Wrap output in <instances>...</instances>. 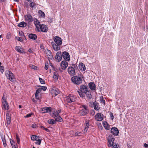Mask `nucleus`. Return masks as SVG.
I'll return each instance as SVG.
<instances>
[{
  "mask_svg": "<svg viewBox=\"0 0 148 148\" xmlns=\"http://www.w3.org/2000/svg\"><path fill=\"white\" fill-rule=\"evenodd\" d=\"M77 97L73 95H69L64 98V100L66 103H71L75 101Z\"/></svg>",
  "mask_w": 148,
  "mask_h": 148,
  "instance_id": "obj_1",
  "label": "nucleus"
},
{
  "mask_svg": "<svg viewBox=\"0 0 148 148\" xmlns=\"http://www.w3.org/2000/svg\"><path fill=\"white\" fill-rule=\"evenodd\" d=\"M72 82L75 84L79 85L82 83V79L79 77L75 76L71 78Z\"/></svg>",
  "mask_w": 148,
  "mask_h": 148,
  "instance_id": "obj_2",
  "label": "nucleus"
},
{
  "mask_svg": "<svg viewBox=\"0 0 148 148\" xmlns=\"http://www.w3.org/2000/svg\"><path fill=\"white\" fill-rule=\"evenodd\" d=\"M73 67H69L68 69V72L69 74L71 76H73L75 74V69L74 68H77V66L75 64H73Z\"/></svg>",
  "mask_w": 148,
  "mask_h": 148,
  "instance_id": "obj_3",
  "label": "nucleus"
},
{
  "mask_svg": "<svg viewBox=\"0 0 148 148\" xmlns=\"http://www.w3.org/2000/svg\"><path fill=\"white\" fill-rule=\"evenodd\" d=\"M2 103L5 110H8L9 109V106L8 103L7 102L6 98L4 97V96L2 98Z\"/></svg>",
  "mask_w": 148,
  "mask_h": 148,
  "instance_id": "obj_4",
  "label": "nucleus"
},
{
  "mask_svg": "<svg viewBox=\"0 0 148 148\" xmlns=\"http://www.w3.org/2000/svg\"><path fill=\"white\" fill-rule=\"evenodd\" d=\"M6 75L9 79L11 82L14 81V76L13 73L10 71H7L6 73Z\"/></svg>",
  "mask_w": 148,
  "mask_h": 148,
  "instance_id": "obj_5",
  "label": "nucleus"
},
{
  "mask_svg": "<svg viewBox=\"0 0 148 148\" xmlns=\"http://www.w3.org/2000/svg\"><path fill=\"white\" fill-rule=\"evenodd\" d=\"M80 108H82L80 111V113L82 115L85 116L87 114L88 112V110L87 109L86 106L83 105Z\"/></svg>",
  "mask_w": 148,
  "mask_h": 148,
  "instance_id": "obj_6",
  "label": "nucleus"
},
{
  "mask_svg": "<svg viewBox=\"0 0 148 148\" xmlns=\"http://www.w3.org/2000/svg\"><path fill=\"white\" fill-rule=\"evenodd\" d=\"M44 52L46 55V56L49 60L50 59L52 60L53 59L52 53L50 50L48 49H45Z\"/></svg>",
  "mask_w": 148,
  "mask_h": 148,
  "instance_id": "obj_7",
  "label": "nucleus"
},
{
  "mask_svg": "<svg viewBox=\"0 0 148 148\" xmlns=\"http://www.w3.org/2000/svg\"><path fill=\"white\" fill-rule=\"evenodd\" d=\"M47 29L48 28L46 25L42 24L40 25L37 29L38 32L41 31L44 32H46L47 31Z\"/></svg>",
  "mask_w": 148,
  "mask_h": 148,
  "instance_id": "obj_8",
  "label": "nucleus"
},
{
  "mask_svg": "<svg viewBox=\"0 0 148 148\" xmlns=\"http://www.w3.org/2000/svg\"><path fill=\"white\" fill-rule=\"evenodd\" d=\"M24 18L25 21L28 23H31L33 21V17L30 14H27L24 16Z\"/></svg>",
  "mask_w": 148,
  "mask_h": 148,
  "instance_id": "obj_9",
  "label": "nucleus"
},
{
  "mask_svg": "<svg viewBox=\"0 0 148 148\" xmlns=\"http://www.w3.org/2000/svg\"><path fill=\"white\" fill-rule=\"evenodd\" d=\"M108 139L109 143L108 146L109 147L112 146L114 140V138L112 135H110L108 137Z\"/></svg>",
  "mask_w": 148,
  "mask_h": 148,
  "instance_id": "obj_10",
  "label": "nucleus"
},
{
  "mask_svg": "<svg viewBox=\"0 0 148 148\" xmlns=\"http://www.w3.org/2000/svg\"><path fill=\"white\" fill-rule=\"evenodd\" d=\"M53 39L55 43L57 45H61L62 44V40L61 38L58 36H55L53 37Z\"/></svg>",
  "mask_w": 148,
  "mask_h": 148,
  "instance_id": "obj_11",
  "label": "nucleus"
},
{
  "mask_svg": "<svg viewBox=\"0 0 148 148\" xmlns=\"http://www.w3.org/2000/svg\"><path fill=\"white\" fill-rule=\"evenodd\" d=\"M51 92L53 96L55 97L59 93V91L58 89L55 87H53L51 90Z\"/></svg>",
  "mask_w": 148,
  "mask_h": 148,
  "instance_id": "obj_12",
  "label": "nucleus"
},
{
  "mask_svg": "<svg viewBox=\"0 0 148 148\" xmlns=\"http://www.w3.org/2000/svg\"><path fill=\"white\" fill-rule=\"evenodd\" d=\"M62 57V52L60 51L56 53L55 58L57 61L59 62L61 60Z\"/></svg>",
  "mask_w": 148,
  "mask_h": 148,
  "instance_id": "obj_13",
  "label": "nucleus"
},
{
  "mask_svg": "<svg viewBox=\"0 0 148 148\" xmlns=\"http://www.w3.org/2000/svg\"><path fill=\"white\" fill-rule=\"evenodd\" d=\"M96 120L98 121H101L103 119V115L101 113H97L95 116Z\"/></svg>",
  "mask_w": 148,
  "mask_h": 148,
  "instance_id": "obj_14",
  "label": "nucleus"
},
{
  "mask_svg": "<svg viewBox=\"0 0 148 148\" xmlns=\"http://www.w3.org/2000/svg\"><path fill=\"white\" fill-rule=\"evenodd\" d=\"M62 54L63 57L66 61H69L70 60V55L68 52L64 51Z\"/></svg>",
  "mask_w": 148,
  "mask_h": 148,
  "instance_id": "obj_15",
  "label": "nucleus"
},
{
  "mask_svg": "<svg viewBox=\"0 0 148 148\" xmlns=\"http://www.w3.org/2000/svg\"><path fill=\"white\" fill-rule=\"evenodd\" d=\"M111 133L114 136H117L119 133L118 129L115 127H112L111 130Z\"/></svg>",
  "mask_w": 148,
  "mask_h": 148,
  "instance_id": "obj_16",
  "label": "nucleus"
},
{
  "mask_svg": "<svg viewBox=\"0 0 148 148\" xmlns=\"http://www.w3.org/2000/svg\"><path fill=\"white\" fill-rule=\"evenodd\" d=\"M51 44L52 45L53 49L55 51H58L60 49V45H57L54 42H51Z\"/></svg>",
  "mask_w": 148,
  "mask_h": 148,
  "instance_id": "obj_17",
  "label": "nucleus"
},
{
  "mask_svg": "<svg viewBox=\"0 0 148 148\" xmlns=\"http://www.w3.org/2000/svg\"><path fill=\"white\" fill-rule=\"evenodd\" d=\"M80 91L84 93L86 92H87L88 91V88L87 87L84 85H82L80 86Z\"/></svg>",
  "mask_w": 148,
  "mask_h": 148,
  "instance_id": "obj_18",
  "label": "nucleus"
},
{
  "mask_svg": "<svg viewBox=\"0 0 148 148\" xmlns=\"http://www.w3.org/2000/svg\"><path fill=\"white\" fill-rule=\"evenodd\" d=\"M68 63L65 61H62L61 63V66L63 70H65L68 66Z\"/></svg>",
  "mask_w": 148,
  "mask_h": 148,
  "instance_id": "obj_19",
  "label": "nucleus"
},
{
  "mask_svg": "<svg viewBox=\"0 0 148 148\" xmlns=\"http://www.w3.org/2000/svg\"><path fill=\"white\" fill-rule=\"evenodd\" d=\"M42 113L49 112L51 111V108L50 107H44L41 108Z\"/></svg>",
  "mask_w": 148,
  "mask_h": 148,
  "instance_id": "obj_20",
  "label": "nucleus"
},
{
  "mask_svg": "<svg viewBox=\"0 0 148 148\" xmlns=\"http://www.w3.org/2000/svg\"><path fill=\"white\" fill-rule=\"evenodd\" d=\"M34 21V23L35 25L36 26L37 29L38 28V27L40 26V23L39 21L36 18H34L33 19Z\"/></svg>",
  "mask_w": 148,
  "mask_h": 148,
  "instance_id": "obj_21",
  "label": "nucleus"
},
{
  "mask_svg": "<svg viewBox=\"0 0 148 148\" xmlns=\"http://www.w3.org/2000/svg\"><path fill=\"white\" fill-rule=\"evenodd\" d=\"M92 104L94 109L96 110H99L100 107H99V103L96 101L94 102Z\"/></svg>",
  "mask_w": 148,
  "mask_h": 148,
  "instance_id": "obj_22",
  "label": "nucleus"
},
{
  "mask_svg": "<svg viewBox=\"0 0 148 148\" xmlns=\"http://www.w3.org/2000/svg\"><path fill=\"white\" fill-rule=\"evenodd\" d=\"M15 49L16 51L19 53H23L25 52L24 50L23 49V48L21 47L20 46H16L15 47Z\"/></svg>",
  "mask_w": 148,
  "mask_h": 148,
  "instance_id": "obj_23",
  "label": "nucleus"
},
{
  "mask_svg": "<svg viewBox=\"0 0 148 148\" xmlns=\"http://www.w3.org/2000/svg\"><path fill=\"white\" fill-rule=\"evenodd\" d=\"M6 119L8 124H9L11 122L10 114L9 113H7L6 114Z\"/></svg>",
  "mask_w": 148,
  "mask_h": 148,
  "instance_id": "obj_24",
  "label": "nucleus"
},
{
  "mask_svg": "<svg viewBox=\"0 0 148 148\" xmlns=\"http://www.w3.org/2000/svg\"><path fill=\"white\" fill-rule=\"evenodd\" d=\"M89 87L91 90H95V85L93 82H90L88 84Z\"/></svg>",
  "mask_w": 148,
  "mask_h": 148,
  "instance_id": "obj_25",
  "label": "nucleus"
},
{
  "mask_svg": "<svg viewBox=\"0 0 148 148\" xmlns=\"http://www.w3.org/2000/svg\"><path fill=\"white\" fill-rule=\"evenodd\" d=\"M31 39L35 40H36L37 37L36 35L35 34H30L28 36Z\"/></svg>",
  "mask_w": 148,
  "mask_h": 148,
  "instance_id": "obj_26",
  "label": "nucleus"
},
{
  "mask_svg": "<svg viewBox=\"0 0 148 148\" xmlns=\"http://www.w3.org/2000/svg\"><path fill=\"white\" fill-rule=\"evenodd\" d=\"M27 23L24 21L20 22L18 24V26L19 27H24L27 26Z\"/></svg>",
  "mask_w": 148,
  "mask_h": 148,
  "instance_id": "obj_27",
  "label": "nucleus"
},
{
  "mask_svg": "<svg viewBox=\"0 0 148 148\" xmlns=\"http://www.w3.org/2000/svg\"><path fill=\"white\" fill-rule=\"evenodd\" d=\"M79 69L81 71H84L86 69V67L84 64L82 63L79 64Z\"/></svg>",
  "mask_w": 148,
  "mask_h": 148,
  "instance_id": "obj_28",
  "label": "nucleus"
},
{
  "mask_svg": "<svg viewBox=\"0 0 148 148\" xmlns=\"http://www.w3.org/2000/svg\"><path fill=\"white\" fill-rule=\"evenodd\" d=\"M85 94H86V97L88 99H91L92 98V95L91 94V92L88 90L85 93Z\"/></svg>",
  "mask_w": 148,
  "mask_h": 148,
  "instance_id": "obj_29",
  "label": "nucleus"
},
{
  "mask_svg": "<svg viewBox=\"0 0 148 148\" xmlns=\"http://www.w3.org/2000/svg\"><path fill=\"white\" fill-rule=\"evenodd\" d=\"M89 123H88V122L86 123V125H85V127L84 130V133H85V132H87L88 130V129L89 128Z\"/></svg>",
  "mask_w": 148,
  "mask_h": 148,
  "instance_id": "obj_30",
  "label": "nucleus"
},
{
  "mask_svg": "<svg viewBox=\"0 0 148 148\" xmlns=\"http://www.w3.org/2000/svg\"><path fill=\"white\" fill-rule=\"evenodd\" d=\"M47 122L51 124H54L56 123V122L53 119H49L48 120Z\"/></svg>",
  "mask_w": 148,
  "mask_h": 148,
  "instance_id": "obj_31",
  "label": "nucleus"
},
{
  "mask_svg": "<svg viewBox=\"0 0 148 148\" xmlns=\"http://www.w3.org/2000/svg\"><path fill=\"white\" fill-rule=\"evenodd\" d=\"M54 118L56 122H62V118L60 116L57 117H55Z\"/></svg>",
  "mask_w": 148,
  "mask_h": 148,
  "instance_id": "obj_32",
  "label": "nucleus"
},
{
  "mask_svg": "<svg viewBox=\"0 0 148 148\" xmlns=\"http://www.w3.org/2000/svg\"><path fill=\"white\" fill-rule=\"evenodd\" d=\"M31 139L32 140H36L38 139L39 138V136H37L32 135L31 136Z\"/></svg>",
  "mask_w": 148,
  "mask_h": 148,
  "instance_id": "obj_33",
  "label": "nucleus"
},
{
  "mask_svg": "<svg viewBox=\"0 0 148 148\" xmlns=\"http://www.w3.org/2000/svg\"><path fill=\"white\" fill-rule=\"evenodd\" d=\"M58 73L57 72H55L53 73V78L55 79H58Z\"/></svg>",
  "mask_w": 148,
  "mask_h": 148,
  "instance_id": "obj_34",
  "label": "nucleus"
},
{
  "mask_svg": "<svg viewBox=\"0 0 148 148\" xmlns=\"http://www.w3.org/2000/svg\"><path fill=\"white\" fill-rule=\"evenodd\" d=\"M39 13L41 17L43 18H45V14L44 12L41 10H39Z\"/></svg>",
  "mask_w": 148,
  "mask_h": 148,
  "instance_id": "obj_35",
  "label": "nucleus"
},
{
  "mask_svg": "<svg viewBox=\"0 0 148 148\" xmlns=\"http://www.w3.org/2000/svg\"><path fill=\"white\" fill-rule=\"evenodd\" d=\"M103 125L104 127L107 130H109V125L106 122H104L103 123Z\"/></svg>",
  "mask_w": 148,
  "mask_h": 148,
  "instance_id": "obj_36",
  "label": "nucleus"
},
{
  "mask_svg": "<svg viewBox=\"0 0 148 148\" xmlns=\"http://www.w3.org/2000/svg\"><path fill=\"white\" fill-rule=\"evenodd\" d=\"M77 92L80 97H85V93H84L80 91H79V90L77 91Z\"/></svg>",
  "mask_w": 148,
  "mask_h": 148,
  "instance_id": "obj_37",
  "label": "nucleus"
},
{
  "mask_svg": "<svg viewBox=\"0 0 148 148\" xmlns=\"http://www.w3.org/2000/svg\"><path fill=\"white\" fill-rule=\"evenodd\" d=\"M30 2L29 4V6L32 8H33L36 5V3L34 2Z\"/></svg>",
  "mask_w": 148,
  "mask_h": 148,
  "instance_id": "obj_38",
  "label": "nucleus"
},
{
  "mask_svg": "<svg viewBox=\"0 0 148 148\" xmlns=\"http://www.w3.org/2000/svg\"><path fill=\"white\" fill-rule=\"evenodd\" d=\"M36 141L35 142V143L36 144H37L39 145H40L41 142V140L38 139V140H36Z\"/></svg>",
  "mask_w": 148,
  "mask_h": 148,
  "instance_id": "obj_39",
  "label": "nucleus"
},
{
  "mask_svg": "<svg viewBox=\"0 0 148 148\" xmlns=\"http://www.w3.org/2000/svg\"><path fill=\"white\" fill-rule=\"evenodd\" d=\"M39 80L40 81V83L42 84H45V81L42 78L39 77Z\"/></svg>",
  "mask_w": 148,
  "mask_h": 148,
  "instance_id": "obj_40",
  "label": "nucleus"
},
{
  "mask_svg": "<svg viewBox=\"0 0 148 148\" xmlns=\"http://www.w3.org/2000/svg\"><path fill=\"white\" fill-rule=\"evenodd\" d=\"M2 140L3 141V145L5 147H6L7 145L6 143V140L4 138H2Z\"/></svg>",
  "mask_w": 148,
  "mask_h": 148,
  "instance_id": "obj_41",
  "label": "nucleus"
},
{
  "mask_svg": "<svg viewBox=\"0 0 148 148\" xmlns=\"http://www.w3.org/2000/svg\"><path fill=\"white\" fill-rule=\"evenodd\" d=\"M16 141L19 144L20 143V139L17 135H16Z\"/></svg>",
  "mask_w": 148,
  "mask_h": 148,
  "instance_id": "obj_42",
  "label": "nucleus"
},
{
  "mask_svg": "<svg viewBox=\"0 0 148 148\" xmlns=\"http://www.w3.org/2000/svg\"><path fill=\"white\" fill-rule=\"evenodd\" d=\"M81 134H82V133L81 132H76L75 134V136H81Z\"/></svg>",
  "mask_w": 148,
  "mask_h": 148,
  "instance_id": "obj_43",
  "label": "nucleus"
},
{
  "mask_svg": "<svg viewBox=\"0 0 148 148\" xmlns=\"http://www.w3.org/2000/svg\"><path fill=\"white\" fill-rule=\"evenodd\" d=\"M41 91V90L40 88H38L36 91V92L35 93H36V95L37 94H39Z\"/></svg>",
  "mask_w": 148,
  "mask_h": 148,
  "instance_id": "obj_44",
  "label": "nucleus"
},
{
  "mask_svg": "<svg viewBox=\"0 0 148 148\" xmlns=\"http://www.w3.org/2000/svg\"><path fill=\"white\" fill-rule=\"evenodd\" d=\"M41 90H43V91H45L47 89V87L45 86H41V88H40Z\"/></svg>",
  "mask_w": 148,
  "mask_h": 148,
  "instance_id": "obj_45",
  "label": "nucleus"
},
{
  "mask_svg": "<svg viewBox=\"0 0 148 148\" xmlns=\"http://www.w3.org/2000/svg\"><path fill=\"white\" fill-rule=\"evenodd\" d=\"M100 101L101 103H103L104 105L105 104V100L103 99V98L101 99Z\"/></svg>",
  "mask_w": 148,
  "mask_h": 148,
  "instance_id": "obj_46",
  "label": "nucleus"
},
{
  "mask_svg": "<svg viewBox=\"0 0 148 148\" xmlns=\"http://www.w3.org/2000/svg\"><path fill=\"white\" fill-rule=\"evenodd\" d=\"M41 128L42 129H43V130H45L46 131H47V132H49V129H47L45 127L43 126H41Z\"/></svg>",
  "mask_w": 148,
  "mask_h": 148,
  "instance_id": "obj_47",
  "label": "nucleus"
},
{
  "mask_svg": "<svg viewBox=\"0 0 148 148\" xmlns=\"http://www.w3.org/2000/svg\"><path fill=\"white\" fill-rule=\"evenodd\" d=\"M59 114L58 113H57V112H55L54 113V118L55 117H57L58 116H59Z\"/></svg>",
  "mask_w": 148,
  "mask_h": 148,
  "instance_id": "obj_48",
  "label": "nucleus"
},
{
  "mask_svg": "<svg viewBox=\"0 0 148 148\" xmlns=\"http://www.w3.org/2000/svg\"><path fill=\"white\" fill-rule=\"evenodd\" d=\"M0 71L1 73H3L4 71V67L3 66H1Z\"/></svg>",
  "mask_w": 148,
  "mask_h": 148,
  "instance_id": "obj_49",
  "label": "nucleus"
},
{
  "mask_svg": "<svg viewBox=\"0 0 148 148\" xmlns=\"http://www.w3.org/2000/svg\"><path fill=\"white\" fill-rule=\"evenodd\" d=\"M32 115V113H29L26 115L25 116V118H28L29 117H30Z\"/></svg>",
  "mask_w": 148,
  "mask_h": 148,
  "instance_id": "obj_50",
  "label": "nucleus"
},
{
  "mask_svg": "<svg viewBox=\"0 0 148 148\" xmlns=\"http://www.w3.org/2000/svg\"><path fill=\"white\" fill-rule=\"evenodd\" d=\"M10 140L11 145L12 146L14 145V141L11 139H10Z\"/></svg>",
  "mask_w": 148,
  "mask_h": 148,
  "instance_id": "obj_51",
  "label": "nucleus"
},
{
  "mask_svg": "<svg viewBox=\"0 0 148 148\" xmlns=\"http://www.w3.org/2000/svg\"><path fill=\"white\" fill-rule=\"evenodd\" d=\"M19 34H20V36H23L24 37H25V36L24 35V33L22 31H21L20 32H19Z\"/></svg>",
  "mask_w": 148,
  "mask_h": 148,
  "instance_id": "obj_52",
  "label": "nucleus"
},
{
  "mask_svg": "<svg viewBox=\"0 0 148 148\" xmlns=\"http://www.w3.org/2000/svg\"><path fill=\"white\" fill-rule=\"evenodd\" d=\"M110 116L112 120H113L114 119V116L112 113H110Z\"/></svg>",
  "mask_w": 148,
  "mask_h": 148,
  "instance_id": "obj_53",
  "label": "nucleus"
},
{
  "mask_svg": "<svg viewBox=\"0 0 148 148\" xmlns=\"http://www.w3.org/2000/svg\"><path fill=\"white\" fill-rule=\"evenodd\" d=\"M17 40L20 42L23 41V39L21 37H18Z\"/></svg>",
  "mask_w": 148,
  "mask_h": 148,
  "instance_id": "obj_54",
  "label": "nucleus"
},
{
  "mask_svg": "<svg viewBox=\"0 0 148 148\" xmlns=\"http://www.w3.org/2000/svg\"><path fill=\"white\" fill-rule=\"evenodd\" d=\"M113 148H118L117 145L116 144H114L113 145Z\"/></svg>",
  "mask_w": 148,
  "mask_h": 148,
  "instance_id": "obj_55",
  "label": "nucleus"
},
{
  "mask_svg": "<svg viewBox=\"0 0 148 148\" xmlns=\"http://www.w3.org/2000/svg\"><path fill=\"white\" fill-rule=\"evenodd\" d=\"M53 21V19H52L51 18H49V19L48 20V21L50 23H51Z\"/></svg>",
  "mask_w": 148,
  "mask_h": 148,
  "instance_id": "obj_56",
  "label": "nucleus"
},
{
  "mask_svg": "<svg viewBox=\"0 0 148 148\" xmlns=\"http://www.w3.org/2000/svg\"><path fill=\"white\" fill-rule=\"evenodd\" d=\"M32 69H35V70H36L37 69V67L35 66L32 65Z\"/></svg>",
  "mask_w": 148,
  "mask_h": 148,
  "instance_id": "obj_57",
  "label": "nucleus"
},
{
  "mask_svg": "<svg viewBox=\"0 0 148 148\" xmlns=\"http://www.w3.org/2000/svg\"><path fill=\"white\" fill-rule=\"evenodd\" d=\"M25 6L26 7H27L28 6V3L27 2H25Z\"/></svg>",
  "mask_w": 148,
  "mask_h": 148,
  "instance_id": "obj_58",
  "label": "nucleus"
},
{
  "mask_svg": "<svg viewBox=\"0 0 148 148\" xmlns=\"http://www.w3.org/2000/svg\"><path fill=\"white\" fill-rule=\"evenodd\" d=\"M35 95L36 98L37 99H39V96H38V94H37L36 95V93H35Z\"/></svg>",
  "mask_w": 148,
  "mask_h": 148,
  "instance_id": "obj_59",
  "label": "nucleus"
},
{
  "mask_svg": "<svg viewBox=\"0 0 148 148\" xmlns=\"http://www.w3.org/2000/svg\"><path fill=\"white\" fill-rule=\"evenodd\" d=\"M143 145L144 147L145 148H147L148 147V144H147L146 143H144Z\"/></svg>",
  "mask_w": 148,
  "mask_h": 148,
  "instance_id": "obj_60",
  "label": "nucleus"
},
{
  "mask_svg": "<svg viewBox=\"0 0 148 148\" xmlns=\"http://www.w3.org/2000/svg\"><path fill=\"white\" fill-rule=\"evenodd\" d=\"M48 65H46V64H45V69L46 70H47L48 68Z\"/></svg>",
  "mask_w": 148,
  "mask_h": 148,
  "instance_id": "obj_61",
  "label": "nucleus"
},
{
  "mask_svg": "<svg viewBox=\"0 0 148 148\" xmlns=\"http://www.w3.org/2000/svg\"><path fill=\"white\" fill-rule=\"evenodd\" d=\"M61 110L60 109L58 110L56 112H57V113H58L59 114L61 112Z\"/></svg>",
  "mask_w": 148,
  "mask_h": 148,
  "instance_id": "obj_62",
  "label": "nucleus"
},
{
  "mask_svg": "<svg viewBox=\"0 0 148 148\" xmlns=\"http://www.w3.org/2000/svg\"><path fill=\"white\" fill-rule=\"evenodd\" d=\"M12 148H18L17 147H16L15 145H14L12 146Z\"/></svg>",
  "mask_w": 148,
  "mask_h": 148,
  "instance_id": "obj_63",
  "label": "nucleus"
},
{
  "mask_svg": "<svg viewBox=\"0 0 148 148\" xmlns=\"http://www.w3.org/2000/svg\"><path fill=\"white\" fill-rule=\"evenodd\" d=\"M28 51L29 52H32V51L31 49H29Z\"/></svg>",
  "mask_w": 148,
  "mask_h": 148,
  "instance_id": "obj_64",
  "label": "nucleus"
}]
</instances>
